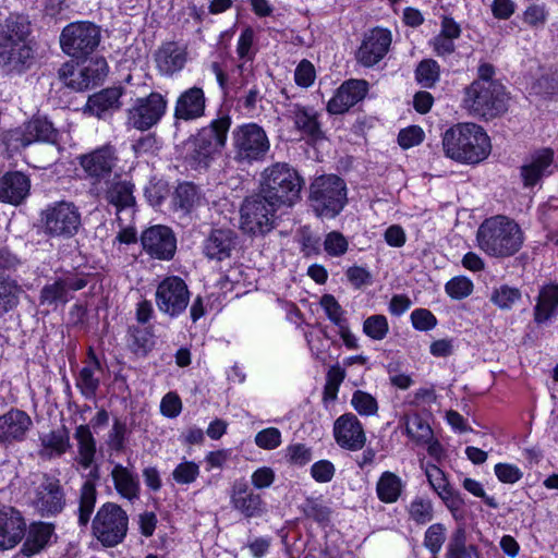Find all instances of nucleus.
Listing matches in <instances>:
<instances>
[{"label":"nucleus","mask_w":558,"mask_h":558,"mask_svg":"<svg viewBox=\"0 0 558 558\" xmlns=\"http://www.w3.org/2000/svg\"><path fill=\"white\" fill-rule=\"evenodd\" d=\"M447 157L462 163L476 165L490 154V141L484 129L475 123H457L442 135Z\"/></svg>","instance_id":"1"},{"label":"nucleus","mask_w":558,"mask_h":558,"mask_svg":"<svg viewBox=\"0 0 558 558\" xmlns=\"http://www.w3.org/2000/svg\"><path fill=\"white\" fill-rule=\"evenodd\" d=\"M31 23L25 15L11 13L0 21V62L17 73L28 68L33 51L27 44Z\"/></svg>","instance_id":"2"},{"label":"nucleus","mask_w":558,"mask_h":558,"mask_svg":"<svg viewBox=\"0 0 558 558\" xmlns=\"http://www.w3.org/2000/svg\"><path fill=\"white\" fill-rule=\"evenodd\" d=\"M478 247L493 257H509L522 247L524 236L520 226L506 216L490 217L478 227Z\"/></svg>","instance_id":"3"},{"label":"nucleus","mask_w":558,"mask_h":558,"mask_svg":"<svg viewBox=\"0 0 558 558\" xmlns=\"http://www.w3.org/2000/svg\"><path fill=\"white\" fill-rule=\"evenodd\" d=\"M508 95L501 83H471L464 88L462 107L474 117L486 120L501 116L508 109Z\"/></svg>","instance_id":"4"},{"label":"nucleus","mask_w":558,"mask_h":558,"mask_svg":"<svg viewBox=\"0 0 558 558\" xmlns=\"http://www.w3.org/2000/svg\"><path fill=\"white\" fill-rule=\"evenodd\" d=\"M310 202L318 217H337L347 204L344 181L341 177H315L310 186Z\"/></svg>","instance_id":"5"},{"label":"nucleus","mask_w":558,"mask_h":558,"mask_svg":"<svg viewBox=\"0 0 558 558\" xmlns=\"http://www.w3.org/2000/svg\"><path fill=\"white\" fill-rule=\"evenodd\" d=\"M276 202L260 193L246 197L240 208V228L253 236H264L277 226Z\"/></svg>","instance_id":"6"},{"label":"nucleus","mask_w":558,"mask_h":558,"mask_svg":"<svg viewBox=\"0 0 558 558\" xmlns=\"http://www.w3.org/2000/svg\"><path fill=\"white\" fill-rule=\"evenodd\" d=\"M234 160L240 165H253L264 160L270 143L265 130L257 123H245L232 132Z\"/></svg>","instance_id":"7"},{"label":"nucleus","mask_w":558,"mask_h":558,"mask_svg":"<svg viewBox=\"0 0 558 558\" xmlns=\"http://www.w3.org/2000/svg\"><path fill=\"white\" fill-rule=\"evenodd\" d=\"M93 535L104 547H114L123 542L129 529V517L117 504L106 502L93 520Z\"/></svg>","instance_id":"8"},{"label":"nucleus","mask_w":558,"mask_h":558,"mask_svg":"<svg viewBox=\"0 0 558 558\" xmlns=\"http://www.w3.org/2000/svg\"><path fill=\"white\" fill-rule=\"evenodd\" d=\"M100 39V27L95 23L73 22L62 29L60 47L73 59H85L97 49Z\"/></svg>","instance_id":"9"},{"label":"nucleus","mask_w":558,"mask_h":558,"mask_svg":"<svg viewBox=\"0 0 558 558\" xmlns=\"http://www.w3.org/2000/svg\"><path fill=\"white\" fill-rule=\"evenodd\" d=\"M40 222L45 234L71 238L81 227V213L72 202H53L41 210Z\"/></svg>","instance_id":"10"},{"label":"nucleus","mask_w":558,"mask_h":558,"mask_svg":"<svg viewBox=\"0 0 558 558\" xmlns=\"http://www.w3.org/2000/svg\"><path fill=\"white\" fill-rule=\"evenodd\" d=\"M167 107L168 101L160 93L151 92L145 97H138L126 111V125L147 131L159 123Z\"/></svg>","instance_id":"11"},{"label":"nucleus","mask_w":558,"mask_h":558,"mask_svg":"<svg viewBox=\"0 0 558 558\" xmlns=\"http://www.w3.org/2000/svg\"><path fill=\"white\" fill-rule=\"evenodd\" d=\"M59 132L45 117H35L23 126L10 130L4 136L9 149L17 150L35 142L56 144Z\"/></svg>","instance_id":"12"},{"label":"nucleus","mask_w":558,"mask_h":558,"mask_svg":"<svg viewBox=\"0 0 558 558\" xmlns=\"http://www.w3.org/2000/svg\"><path fill=\"white\" fill-rule=\"evenodd\" d=\"M31 500L33 507L43 517L60 513L65 506V494L60 480L56 475L41 474L34 482Z\"/></svg>","instance_id":"13"},{"label":"nucleus","mask_w":558,"mask_h":558,"mask_svg":"<svg viewBox=\"0 0 558 558\" xmlns=\"http://www.w3.org/2000/svg\"><path fill=\"white\" fill-rule=\"evenodd\" d=\"M155 299L161 313L170 317H178L185 312L189 305L190 291L182 278L170 276L158 284Z\"/></svg>","instance_id":"14"},{"label":"nucleus","mask_w":558,"mask_h":558,"mask_svg":"<svg viewBox=\"0 0 558 558\" xmlns=\"http://www.w3.org/2000/svg\"><path fill=\"white\" fill-rule=\"evenodd\" d=\"M86 284L87 280L84 277L66 272L43 287L39 303L43 306L56 310L59 305L66 304L73 298L72 292L82 290Z\"/></svg>","instance_id":"15"},{"label":"nucleus","mask_w":558,"mask_h":558,"mask_svg":"<svg viewBox=\"0 0 558 558\" xmlns=\"http://www.w3.org/2000/svg\"><path fill=\"white\" fill-rule=\"evenodd\" d=\"M302 177H265L260 184V194L268 201L276 202V207L292 206L303 187Z\"/></svg>","instance_id":"16"},{"label":"nucleus","mask_w":558,"mask_h":558,"mask_svg":"<svg viewBox=\"0 0 558 558\" xmlns=\"http://www.w3.org/2000/svg\"><path fill=\"white\" fill-rule=\"evenodd\" d=\"M143 250L154 258L169 260L174 256L177 240L170 228L154 226L146 229L141 236Z\"/></svg>","instance_id":"17"},{"label":"nucleus","mask_w":558,"mask_h":558,"mask_svg":"<svg viewBox=\"0 0 558 558\" xmlns=\"http://www.w3.org/2000/svg\"><path fill=\"white\" fill-rule=\"evenodd\" d=\"M368 92V83L364 80L344 81L335 92L327 104V112L330 114H343L353 106L363 100Z\"/></svg>","instance_id":"18"},{"label":"nucleus","mask_w":558,"mask_h":558,"mask_svg":"<svg viewBox=\"0 0 558 558\" xmlns=\"http://www.w3.org/2000/svg\"><path fill=\"white\" fill-rule=\"evenodd\" d=\"M336 442L343 449L359 451L366 442V434L360 420L353 413L339 416L333 424Z\"/></svg>","instance_id":"19"},{"label":"nucleus","mask_w":558,"mask_h":558,"mask_svg":"<svg viewBox=\"0 0 558 558\" xmlns=\"http://www.w3.org/2000/svg\"><path fill=\"white\" fill-rule=\"evenodd\" d=\"M391 45V33L388 29L373 28L365 38L356 53L357 61L364 66H373L388 52Z\"/></svg>","instance_id":"20"},{"label":"nucleus","mask_w":558,"mask_h":558,"mask_svg":"<svg viewBox=\"0 0 558 558\" xmlns=\"http://www.w3.org/2000/svg\"><path fill=\"white\" fill-rule=\"evenodd\" d=\"M26 522L13 507H0V550L15 547L25 536Z\"/></svg>","instance_id":"21"},{"label":"nucleus","mask_w":558,"mask_h":558,"mask_svg":"<svg viewBox=\"0 0 558 558\" xmlns=\"http://www.w3.org/2000/svg\"><path fill=\"white\" fill-rule=\"evenodd\" d=\"M78 161L87 174H110L112 171L126 173L133 170L132 167L126 170L118 166L119 159L114 149L110 146H104L89 154L82 155L78 157Z\"/></svg>","instance_id":"22"},{"label":"nucleus","mask_w":558,"mask_h":558,"mask_svg":"<svg viewBox=\"0 0 558 558\" xmlns=\"http://www.w3.org/2000/svg\"><path fill=\"white\" fill-rule=\"evenodd\" d=\"M32 426L33 421L26 412L11 409L0 415V444L10 445L23 441Z\"/></svg>","instance_id":"23"},{"label":"nucleus","mask_w":558,"mask_h":558,"mask_svg":"<svg viewBox=\"0 0 558 558\" xmlns=\"http://www.w3.org/2000/svg\"><path fill=\"white\" fill-rule=\"evenodd\" d=\"M286 117L308 141L316 143L325 137L318 121V113L314 108L294 104L288 108Z\"/></svg>","instance_id":"24"},{"label":"nucleus","mask_w":558,"mask_h":558,"mask_svg":"<svg viewBox=\"0 0 558 558\" xmlns=\"http://www.w3.org/2000/svg\"><path fill=\"white\" fill-rule=\"evenodd\" d=\"M230 126V116L220 112L207 126L202 128L193 140L202 144L204 146L203 149L209 148L216 153H220L227 144Z\"/></svg>","instance_id":"25"},{"label":"nucleus","mask_w":558,"mask_h":558,"mask_svg":"<svg viewBox=\"0 0 558 558\" xmlns=\"http://www.w3.org/2000/svg\"><path fill=\"white\" fill-rule=\"evenodd\" d=\"M206 96L202 87L193 86L182 92L174 106L177 120L192 121L205 116Z\"/></svg>","instance_id":"26"},{"label":"nucleus","mask_w":558,"mask_h":558,"mask_svg":"<svg viewBox=\"0 0 558 558\" xmlns=\"http://www.w3.org/2000/svg\"><path fill=\"white\" fill-rule=\"evenodd\" d=\"M123 95L122 87L105 88L88 97L84 111L99 119L106 118L113 111L120 109V98Z\"/></svg>","instance_id":"27"},{"label":"nucleus","mask_w":558,"mask_h":558,"mask_svg":"<svg viewBox=\"0 0 558 558\" xmlns=\"http://www.w3.org/2000/svg\"><path fill=\"white\" fill-rule=\"evenodd\" d=\"M187 60L185 48L180 47L174 41L163 44L155 53V61L159 72L171 76L181 71Z\"/></svg>","instance_id":"28"},{"label":"nucleus","mask_w":558,"mask_h":558,"mask_svg":"<svg viewBox=\"0 0 558 558\" xmlns=\"http://www.w3.org/2000/svg\"><path fill=\"white\" fill-rule=\"evenodd\" d=\"M231 504L247 518L258 517L263 513V500L258 494L248 489L245 482L234 484L231 494Z\"/></svg>","instance_id":"29"},{"label":"nucleus","mask_w":558,"mask_h":558,"mask_svg":"<svg viewBox=\"0 0 558 558\" xmlns=\"http://www.w3.org/2000/svg\"><path fill=\"white\" fill-rule=\"evenodd\" d=\"M235 245L236 235L232 230L217 229L207 238L204 250L207 257L223 260L230 257Z\"/></svg>","instance_id":"30"},{"label":"nucleus","mask_w":558,"mask_h":558,"mask_svg":"<svg viewBox=\"0 0 558 558\" xmlns=\"http://www.w3.org/2000/svg\"><path fill=\"white\" fill-rule=\"evenodd\" d=\"M110 475L117 493L122 498L129 501H134L140 498V480L132 470L120 463H116Z\"/></svg>","instance_id":"31"},{"label":"nucleus","mask_w":558,"mask_h":558,"mask_svg":"<svg viewBox=\"0 0 558 558\" xmlns=\"http://www.w3.org/2000/svg\"><path fill=\"white\" fill-rule=\"evenodd\" d=\"M31 191L28 177H0V202L13 206L22 204Z\"/></svg>","instance_id":"32"},{"label":"nucleus","mask_w":558,"mask_h":558,"mask_svg":"<svg viewBox=\"0 0 558 558\" xmlns=\"http://www.w3.org/2000/svg\"><path fill=\"white\" fill-rule=\"evenodd\" d=\"M105 198L120 211L123 208L132 207L135 204L133 195L134 184L131 181L120 180L113 177L105 182Z\"/></svg>","instance_id":"33"},{"label":"nucleus","mask_w":558,"mask_h":558,"mask_svg":"<svg viewBox=\"0 0 558 558\" xmlns=\"http://www.w3.org/2000/svg\"><path fill=\"white\" fill-rule=\"evenodd\" d=\"M39 440V456L45 459L61 457L71 448L70 433L65 426L41 435Z\"/></svg>","instance_id":"34"},{"label":"nucleus","mask_w":558,"mask_h":558,"mask_svg":"<svg viewBox=\"0 0 558 558\" xmlns=\"http://www.w3.org/2000/svg\"><path fill=\"white\" fill-rule=\"evenodd\" d=\"M74 438L77 444L76 463L84 470L90 469L96 457V439L88 425H78Z\"/></svg>","instance_id":"35"},{"label":"nucleus","mask_w":558,"mask_h":558,"mask_svg":"<svg viewBox=\"0 0 558 558\" xmlns=\"http://www.w3.org/2000/svg\"><path fill=\"white\" fill-rule=\"evenodd\" d=\"M558 307V284L543 287L534 307V320L541 325L548 322Z\"/></svg>","instance_id":"36"},{"label":"nucleus","mask_w":558,"mask_h":558,"mask_svg":"<svg viewBox=\"0 0 558 558\" xmlns=\"http://www.w3.org/2000/svg\"><path fill=\"white\" fill-rule=\"evenodd\" d=\"M53 532V527L48 523H33L29 526L28 534L23 544V553L26 555H35L39 553L48 544Z\"/></svg>","instance_id":"37"},{"label":"nucleus","mask_w":558,"mask_h":558,"mask_svg":"<svg viewBox=\"0 0 558 558\" xmlns=\"http://www.w3.org/2000/svg\"><path fill=\"white\" fill-rule=\"evenodd\" d=\"M401 478L389 471L384 472L376 485L378 498L386 504H392L398 500L402 492Z\"/></svg>","instance_id":"38"},{"label":"nucleus","mask_w":558,"mask_h":558,"mask_svg":"<svg viewBox=\"0 0 558 558\" xmlns=\"http://www.w3.org/2000/svg\"><path fill=\"white\" fill-rule=\"evenodd\" d=\"M477 557L476 547L466 546V532L463 526H458L451 534L447 545L446 558H474Z\"/></svg>","instance_id":"39"},{"label":"nucleus","mask_w":558,"mask_h":558,"mask_svg":"<svg viewBox=\"0 0 558 558\" xmlns=\"http://www.w3.org/2000/svg\"><path fill=\"white\" fill-rule=\"evenodd\" d=\"M554 150L550 148H543L534 151L521 166V174H543L548 171L553 165Z\"/></svg>","instance_id":"40"},{"label":"nucleus","mask_w":558,"mask_h":558,"mask_svg":"<svg viewBox=\"0 0 558 558\" xmlns=\"http://www.w3.org/2000/svg\"><path fill=\"white\" fill-rule=\"evenodd\" d=\"M99 369V363L94 359L92 365L84 366L76 377V387L86 399H93L99 388V378L96 372Z\"/></svg>","instance_id":"41"},{"label":"nucleus","mask_w":558,"mask_h":558,"mask_svg":"<svg viewBox=\"0 0 558 558\" xmlns=\"http://www.w3.org/2000/svg\"><path fill=\"white\" fill-rule=\"evenodd\" d=\"M108 73V64L105 58H96L89 60L81 66L82 78L81 84L85 87L93 88L104 81Z\"/></svg>","instance_id":"42"},{"label":"nucleus","mask_w":558,"mask_h":558,"mask_svg":"<svg viewBox=\"0 0 558 558\" xmlns=\"http://www.w3.org/2000/svg\"><path fill=\"white\" fill-rule=\"evenodd\" d=\"M97 499L96 486L93 482L86 481L80 490L78 500V524L86 526L94 511Z\"/></svg>","instance_id":"43"},{"label":"nucleus","mask_w":558,"mask_h":558,"mask_svg":"<svg viewBox=\"0 0 558 558\" xmlns=\"http://www.w3.org/2000/svg\"><path fill=\"white\" fill-rule=\"evenodd\" d=\"M21 288L8 277L0 274V316L12 311L19 304Z\"/></svg>","instance_id":"44"},{"label":"nucleus","mask_w":558,"mask_h":558,"mask_svg":"<svg viewBox=\"0 0 558 558\" xmlns=\"http://www.w3.org/2000/svg\"><path fill=\"white\" fill-rule=\"evenodd\" d=\"M405 430L408 436L416 444H426L433 438V430L429 424L418 414L405 417Z\"/></svg>","instance_id":"45"},{"label":"nucleus","mask_w":558,"mask_h":558,"mask_svg":"<svg viewBox=\"0 0 558 558\" xmlns=\"http://www.w3.org/2000/svg\"><path fill=\"white\" fill-rule=\"evenodd\" d=\"M203 148L204 146L202 144L196 143L194 140H192V149L185 157V161L190 166L191 170H207L210 161L213 160L214 155L217 154L213 149Z\"/></svg>","instance_id":"46"},{"label":"nucleus","mask_w":558,"mask_h":558,"mask_svg":"<svg viewBox=\"0 0 558 558\" xmlns=\"http://www.w3.org/2000/svg\"><path fill=\"white\" fill-rule=\"evenodd\" d=\"M440 68L433 59L421 61L415 69V78L425 88H432L439 80Z\"/></svg>","instance_id":"47"},{"label":"nucleus","mask_w":558,"mask_h":558,"mask_svg":"<svg viewBox=\"0 0 558 558\" xmlns=\"http://www.w3.org/2000/svg\"><path fill=\"white\" fill-rule=\"evenodd\" d=\"M58 77L60 82L75 92H84L88 89L81 84L83 75H81V68H76L73 61L64 62L58 70Z\"/></svg>","instance_id":"48"},{"label":"nucleus","mask_w":558,"mask_h":558,"mask_svg":"<svg viewBox=\"0 0 558 558\" xmlns=\"http://www.w3.org/2000/svg\"><path fill=\"white\" fill-rule=\"evenodd\" d=\"M198 198L199 195L196 185L191 182H183L175 189L173 203L174 206L187 211L194 206Z\"/></svg>","instance_id":"49"},{"label":"nucleus","mask_w":558,"mask_h":558,"mask_svg":"<svg viewBox=\"0 0 558 558\" xmlns=\"http://www.w3.org/2000/svg\"><path fill=\"white\" fill-rule=\"evenodd\" d=\"M520 299V290L507 284L496 288L490 295V301L501 310H510Z\"/></svg>","instance_id":"50"},{"label":"nucleus","mask_w":558,"mask_h":558,"mask_svg":"<svg viewBox=\"0 0 558 558\" xmlns=\"http://www.w3.org/2000/svg\"><path fill=\"white\" fill-rule=\"evenodd\" d=\"M199 465L194 461L183 459L172 471V478L181 485L194 483L199 476Z\"/></svg>","instance_id":"51"},{"label":"nucleus","mask_w":558,"mask_h":558,"mask_svg":"<svg viewBox=\"0 0 558 558\" xmlns=\"http://www.w3.org/2000/svg\"><path fill=\"white\" fill-rule=\"evenodd\" d=\"M149 330L140 327H131L129 329V345L135 353H147L154 342Z\"/></svg>","instance_id":"52"},{"label":"nucleus","mask_w":558,"mask_h":558,"mask_svg":"<svg viewBox=\"0 0 558 558\" xmlns=\"http://www.w3.org/2000/svg\"><path fill=\"white\" fill-rule=\"evenodd\" d=\"M388 331V320L384 315H372L363 323V332L373 340H383Z\"/></svg>","instance_id":"53"},{"label":"nucleus","mask_w":558,"mask_h":558,"mask_svg":"<svg viewBox=\"0 0 558 558\" xmlns=\"http://www.w3.org/2000/svg\"><path fill=\"white\" fill-rule=\"evenodd\" d=\"M351 404L360 415L364 416L375 415L378 411L376 399L371 393L363 390L353 392Z\"/></svg>","instance_id":"54"},{"label":"nucleus","mask_w":558,"mask_h":558,"mask_svg":"<svg viewBox=\"0 0 558 558\" xmlns=\"http://www.w3.org/2000/svg\"><path fill=\"white\" fill-rule=\"evenodd\" d=\"M446 541V527L441 523H435L428 526L424 536V546L433 554H437L441 550V547Z\"/></svg>","instance_id":"55"},{"label":"nucleus","mask_w":558,"mask_h":558,"mask_svg":"<svg viewBox=\"0 0 558 558\" xmlns=\"http://www.w3.org/2000/svg\"><path fill=\"white\" fill-rule=\"evenodd\" d=\"M425 475L430 487L440 497L444 494H448L451 486L441 469L437 465L427 463L425 466Z\"/></svg>","instance_id":"56"},{"label":"nucleus","mask_w":558,"mask_h":558,"mask_svg":"<svg viewBox=\"0 0 558 558\" xmlns=\"http://www.w3.org/2000/svg\"><path fill=\"white\" fill-rule=\"evenodd\" d=\"M129 428L125 422L114 420L107 437L108 447L116 452H121L125 448L128 441Z\"/></svg>","instance_id":"57"},{"label":"nucleus","mask_w":558,"mask_h":558,"mask_svg":"<svg viewBox=\"0 0 558 558\" xmlns=\"http://www.w3.org/2000/svg\"><path fill=\"white\" fill-rule=\"evenodd\" d=\"M319 303L329 320L332 322L338 328L348 323L347 318L344 317V311L333 295L324 294Z\"/></svg>","instance_id":"58"},{"label":"nucleus","mask_w":558,"mask_h":558,"mask_svg":"<svg viewBox=\"0 0 558 558\" xmlns=\"http://www.w3.org/2000/svg\"><path fill=\"white\" fill-rule=\"evenodd\" d=\"M349 242L339 231H331L326 234L324 240L325 252L332 257H340L348 252Z\"/></svg>","instance_id":"59"},{"label":"nucleus","mask_w":558,"mask_h":558,"mask_svg":"<svg viewBox=\"0 0 558 558\" xmlns=\"http://www.w3.org/2000/svg\"><path fill=\"white\" fill-rule=\"evenodd\" d=\"M303 513L305 517L313 519L314 521L326 524L329 522L331 510L325 506L322 501L313 498L305 500L302 506Z\"/></svg>","instance_id":"60"},{"label":"nucleus","mask_w":558,"mask_h":558,"mask_svg":"<svg viewBox=\"0 0 558 558\" xmlns=\"http://www.w3.org/2000/svg\"><path fill=\"white\" fill-rule=\"evenodd\" d=\"M169 184L163 178L154 177L149 185L145 187V195L154 206L160 205L169 195Z\"/></svg>","instance_id":"61"},{"label":"nucleus","mask_w":558,"mask_h":558,"mask_svg":"<svg viewBox=\"0 0 558 558\" xmlns=\"http://www.w3.org/2000/svg\"><path fill=\"white\" fill-rule=\"evenodd\" d=\"M254 442L260 449L275 450L282 442L281 432L277 427L264 428L255 435Z\"/></svg>","instance_id":"62"},{"label":"nucleus","mask_w":558,"mask_h":558,"mask_svg":"<svg viewBox=\"0 0 558 558\" xmlns=\"http://www.w3.org/2000/svg\"><path fill=\"white\" fill-rule=\"evenodd\" d=\"M445 290L450 298L461 300L472 293L473 283L466 277H454L446 283Z\"/></svg>","instance_id":"63"},{"label":"nucleus","mask_w":558,"mask_h":558,"mask_svg":"<svg viewBox=\"0 0 558 558\" xmlns=\"http://www.w3.org/2000/svg\"><path fill=\"white\" fill-rule=\"evenodd\" d=\"M255 38V32L252 27H245L238 40L236 45V54L241 60H250L252 61L255 57V51L253 50V43Z\"/></svg>","instance_id":"64"}]
</instances>
